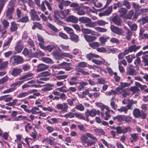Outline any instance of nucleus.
I'll use <instances>...</instances> for the list:
<instances>
[{
    "label": "nucleus",
    "instance_id": "f257e3e1",
    "mask_svg": "<svg viewBox=\"0 0 148 148\" xmlns=\"http://www.w3.org/2000/svg\"><path fill=\"white\" fill-rule=\"evenodd\" d=\"M133 114L134 117L136 118H140L143 119L146 118L147 114L144 111L140 110L137 108H135L133 111Z\"/></svg>",
    "mask_w": 148,
    "mask_h": 148
},
{
    "label": "nucleus",
    "instance_id": "f03ea898",
    "mask_svg": "<svg viewBox=\"0 0 148 148\" xmlns=\"http://www.w3.org/2000/svg\"><path fill=\"white\" fill-rule=\"evenodd\" d=\"M50 3L47 0H45L43 1L41 4V10L44 12L47 9L45 6V5H46L48 9L50 11H52V8L51 7L52 4Z\"/></svg>",
    "mask_w": 148,
    "mask_h": 148
},
{
    "label": "nucleus",
    "instance_id": "7ed1b4c3",
    "mask_svg": "<svg viewBox=\"0 0 148 148\" xmlns=\"http://www.w3.org/2000/svg\"><path fill=\"white\" fill-rule=\"evenodd\" d=\"M132 130V128L130 126L124 127L123 128L121 126H117L116 132L118 134H125L128 132L131 131Z\"/></svg>",
    "mask_w": 148,
    "mask_h": 148
},
{
    "label": "nucleus",
    "instance_id": "20e7f679",
    "mask_svg": "<svg viewBox=\"0 0 148 148\" xmlns=\"http://www.w3.org/2000/svg\"><path fill=\"white\" fill-rule=\"evenodd\" d=\"M110 29L112 32L120 36L123 35L124 33V32L122 29L113 25H111Z\"/></svg>",
    "mask_w": 148,
    "mask_h": 148
},
{
    "label": "nucleus",
    "instance_id": "39448f33",
    "mask_svg": "<svg viewBox=\"0 0 148 148\" xmlns=\"http://www.w3.org/2000/svg\"><path fill=\"white\" fill-rule=\"evenodd\" d=\"M85 115L86 117V121H89L88 117L90 116L92 117H94L96 115V110L94 109L91 110L90 111L87 110L85 112Z\"/></svg>",
    "mask_w": 148,
    "mask_h": 148
},
{
    "label": "nucleus",
    "instance_id": "423d86ee",
    "mask_svg": "<svg viewBox=\"0 0 148 148\" xmlns=\"http://www.w3.org/2000/svg\"><path fill=\"white\" fill-rule=\"evenodd\" d=\"M29 14L31 16V19L33 21H40V18L39 17L38 15L37 14V12L35 9H32L29 12Z\"/></svg>",
    "mask_w": 148,
    "mask_h": 148
},
{
    "label": "nucleus",
    "instance_id": "0eeeda50",
    "mask_svg": "<svg viewBox=\"0 0 148 148\" xmlns=\"http://www.w3.org/2000/svg\"><path fill=\"white\" fill-rule=\"evenodd\" d=\"M60 11L58 10H56L53 12L54 15L53 16V20L55 21V22H57L60 23H63V22L60 20V18L59 17H61L60 14Z\"/></svg>",
    "mask_w": 148,
    "mask_h": 148
},
{
    "label": "nucleus",
    "instance_id": "6e6552de",
    "mask_svg": "<svg viewBox=\"0 0 148 148\" xmlns=\"http://www.w3.org/2000/svg\"><path fill=\"white\" fill-rule=\"evenodd\" d=\"M112 21L117 26L121 25L122 21L119 16L117 15L114 16L112 18Z\"/></svg>",
    "mask_w": 148,
    "mask_h": 148
},
{
    "label": "nucleus",
    "instance_id": "1a4fd4ad",
    "mask_svg": "<svg viewBox=\"0 0 148 148\" xmlns=\"http://www.w3.org/2000/svg\"><path fill=\"white\" fill-rule=\"evenodd\" d=\"M68 106L66 103H64L63 105L62 104H57L55 108L58 110H62L64 112H67Z\"/></svg>",
    "mask_w": 148,
    "mask_h": 148
},
{
    "label": "nucleus",
    "instance_id": "9d476101",
    "mask_svg": "<svg viewBox=\"0 0 148 148\" xmlns=\"http://www.w3.org/2000/svg\"><path fill=\"white\" fill-rule=\"evenodd\" d=\"M138 73L135 69L130 67L126 69V74L127 75H135Z\"/></svg>",
    "mask_w": 148,
    "mask_h": 148
},
{
    "label": "nucleus",
    "instance_id": "9b49d317",
    "mask_svg": "<svg viewBox=\"0 0 148 148\" xmlns=\"http://www.w3.org/2000/svg\"><path fill=\"white\" fill-rule=\"evenodd\" d=\"M69 39L74 43H77L79 40V37L77 35L75 34V33H73L71 35H69Z\"/></svg>",
    "mask_w": 148,
    "mask_h": 148
},
{
    "label": "nucleus",
    "instance_id": "f8f14e48",
    "mask_svg": "<svg viewBox=\"0 0 148 148\" xmlns=\"http://www.w3.org/2000/svg\"><path fill=\"white\" fill-rule=\"evenodd\" d=\"M118 12L119 13V16L121 18H125L127 10L125 8H121L118 9Z\"/></svg>",
    "mask_w": 148,
    "mask_h": 148
},
{
    "label": "nucleus",
    "instance_id": "ddd939ff",
    "mask_svg": "<svg viewBox=\"0 0 148 148\" xmlns=\"http://www.w3.org/2000/svg\"><path fill=\"white\" fill-rule=\"evenodd\" d=\"M66 21L67 22L76 23L78 22V19L75 16L73 15H70L66 18Z\"/></svg>",
    "mask_w": 148,
    "mask_h": 148
},
{
    "label": "nucleus",
    "instance_id": "4468645a",
    "mask_svg": "<svg viewBox=\"0 0 148 148\" xmlns=\"http://www.w3.org/2000/svg\"><path fill=\"white\" fill-rule=\"evenodd\" d=\"M49 67L48 66L43 64H40L37 66L36 71L39 72L47 69Z\"/></svg>",
    "mask_w": 148,
    "mask_h": 148
},
{
    "label": "nucleus",
    "instance_id": "2eb2a0df",
    "mask_svg": "<svg viewBox=\"0 0 148 148\" xmlns=\"http://www.w3.org/2000/svg\"><path fill=\"white\" fill-rule=\"evenodd\" d=\"M84 37L85 40L88 42H91L95 41L96 39L95 36L84 34Z\"/></svg>",
    "mask_w": 148,
    "mask_h": 148
},
{
    "label": "nucleus",
    "instance_id": "dca6fc26",
    "mask_svg": "<svg viewBox=\"0 0 148 148\" xmlns=\"http://www.w3.org/2000/svg\"><path fill=\"white\" fill-rule=\"evenodd\" d=\"M10 63L12 65H14L15 63L18 64V56H14L12 57L10 60Z\"/></svg>",
    "mask_w": 148,
    "mask_h": 148
},
{
    "label": "nucleus",
    "instance_id": "f3484780",
    "mask_svg": "<svg viewBox=\"0 0 148 148\" xmlns=\"http://www.w3.org/2000/svg\"><path fill=\"white\" fill-rule=\"evenodd\" d=\"M125 116L124 115H119L116 116H113L112 119L115 122H121L124 121V117Z\"/></svg>",
    "mask_w": 148,
    "mask_h": 148
},
{
    "label": "nucleus",
    "instance_id": "a211bd4d",
    "mask_svg": "<svg viewBox=\"0 0 148 148\" xmlns=\"http://www.w3.org/2000/svg\"><path fill=\"white\" fill-rule=\"evenodd\" d=\"M14 11V8L13 7H10L8 8L6 12V16L9 19L12 18V14L13 13Z\"/></svg>",
    "mask_w": 148,
    "mask_h": 148
},
{
    "label": "nucleus",
    "instance_id": "6ab92c4d",
    "mask_svg": "<svg viewBox=\"0 0 148 148\" xmlns=\"http://www.w3.org/2000/svg\"><path fill=\"white\" fill-rule=\"evenodd\" d=\"M12 39V38L10 37L8 38V40L5 41L3 45V50H5L9 47Z\"/></svg>",
    "mask_w": 148,
    "mask_h": 148
},
{
    "label": "nucleus",
    "instance_id": "aec40b11",
    "mask_svg": "<svg viewBox=\"0 0 148 148\" xmlns=\"http://www.w3.org/2000/svg\"><path fill=\"white\" fill-rule=\"evenodd\" d=\"M141 47L140 46H136L135 45H132L128 47L129 50L130 52H136L137 50L140 49Z\"/></svg>",
    "mask_w": 148,
    "mask_h": 148
},
{
    "label": "nucleus",
    "instance_id": "412c9836",
    "mask_svg": "<svg viewBox=\"0 0 148 148\" xmlns=\"http://www.w3.org/2000/svg\"><path fill=\"white\" fill-rule=\"evenodd\" d=\"M55 140L56 139L53 137L50 136L49 138H47L45 141L50 145L52 146L54 144V142Z\"/></svg>",
    "mask_w": 148,
    "mask_h": 148
},
{
    "label": "nucleus",
    "instance_id": "4be33fe9",
    "mask_svg": "<svg viewBox=\"0 0 148 148\" xmlns=\"http://www.w3.org/2000/svg\"><path fill=\"white\" fill-rule=\"evenodd\" d=\"M79 21L82 23H86L91 21V19L86 17H82L79 19Z\"/></svg>",
    "mask_w": 148,
    "mask_h": 148
},
{
    "label": "nucleus",
    "instance_id": "5701e85b",
    "mask_svg": "<svg viewBox=\"0 0 148 148\" xmlns=\"http://www.w3.org/2000/svg\"><path fill=\"white\" fill-rule=\"evenodd\" d=\"M70 12V11L69 9H65L64 10H61L60 13L62 16L61 17V18H65L69 14Z\"/></svg>",
    "mask_w": 148,
    "mask_h": 148
},
{
    "label": "nucleus",
    "instance_id": "b1692460",
    "mask_svg": "<svg viewBox=\"0 0 148 148\" xmlns=\"http://www.w3.org/2000/svg\"><path fill=\"white\" fill-rule=\"evenodd\" d=\"M80 85L78 87V90L79 91L83 90L85 88L84 86L88 85V84L86 82H82L79 83Z\"/></svg>",
    "mask_w": 148,
    "mask_h": 148
},
{
    "label": "nucleus",
    "instance_id": "393cba45",
    "mask_svg": "<svg viewBox=\"0 0 148 148\" xmlns=\"http://www.w3.org/2000/svg\"><path fill=\"white\" fill-rule=\"evenodd\" d=\"M54 86V85L53 84H48L42 89V90L45 91L51 90L53 89V87Z\"/></svg>",
    "mask_w": 148,
    "mask_h": 148
},
{
    "label": "nucleus",
    "instance_id": "a878e982",
    "mask_svg": "<svg viewBox=\"0 0 148 148\" xmlns=\"http://www.w3.org/2000/svg\"><path fill=\"white\" fill-rule=\"evenodd\" d=\"M56 48H58L57 46L56 45H48L45 47V50L48 51L49 52H50L53 49H56Z\"/></svg>",
    "mask_w": 148,
    "mask_h": 148
},
{
    "label": "nucleus",
    "instance_id": "bb28decb",
    "mask_svg": "<svg viewBox=\"0 0 148 148\" xmlns=\"http://www.w3.org/2000/svg\"><path fill=\"white\" fill-rule=\"evenodd\" d=\"M76 10L77 11V13L79 15H84L85 14V12L84 10H83V8L80 6L77 9H76Z\"/></svg>",
    "mask_w": 148,
    "mask_h": 148
},
{
    "label": "nucleus",
    "instance_id": "cd10ccee",
    "mask_svg": "<svg viewBox=\"0 0 148 148\" xmlns=\"http://www.w3.org/2000/svg\"><path fill=\"white\" fill-rule=\"evenodd\" d=\"M77 78L76 77H72L69 81V84L71 86L76 85L77 83Z\"/></svg>",
    "mask_w": 148,
    "mask_h": 148
},
{
    "label": "nucleus",
    "instance_id": "c85d7f7f",
    "mask_svg": "<svg viewBox=\"0 0 148 148\" xmlns=\"http://www.w3.org/2000/svg\"><path fill=\"white\" fill-rule=\"evenodd\" d=\"M130 139H132L135 142L137 141L139 138V134L137 133H133L130 134Z\"/></svg>",
    "mask_w": 148,
    "mask_h": 148
},
{
    "label": "nucleus",
    "instance_id": "c756f323",
    "mask_svg": "<svg viewBox=\"0 0 148 148\" xmlns=\"http://www.w3.org/2000/svg\"><path fill=\"white\" fill-rule=\"evenodd\" d=\"M18 114V111H14L12 112L11 113V116L13 118V121H18V116L16 117Z\"/></svg>",
    "mask_w": 148,
    "mask_h": 148
},
{
    "label": "nucleus",
    "instance_id": "7c9ffc66",
    "mask_svg": "<svg viewBox=\"0 0 148 148\" xmlns=\"http://www.w3.org/2000/svg\"><path fill=\"white\" fill-rule=\"evenodd\" d=\"M88 139L87 136H86V134H85L82 135L80 138L82 142L84 144L86 143Z\"/></svg>",
    "mask_w": 148,
    "mask_h": 148
},
{
    "label": "nucleus",
    "instance_id": "2f4dec72",
    "mask_svg": "<svg viewBox=\"0 0 148 148\" xmlns=\"http://www.w3.org/2000/svg\"><path fill=\"white\" fill-rule=\"evenodd\" d=\"M134 14V11L132 10H130L128 14L125 16V18L126 19H131Z\"/></svg>",
    "mask_w": 148,
    "mask_h": 148
},
{
    "label": "nucleus",
    "instance_id": "473e14b6",
    "mask_svg": "<svg viewBox=\"0 0 148 148\" xmlns=\"http://www.w3.org/2000/svg\"><path fill=\"white\" fill-rule=\"evenodd\" d=\"M112 6H110L104 12V14L105 16H108L111 13L112 11Z\"/></svg>",
    "mask_w": 148,
    "mask_h": 148
},
{
    "label": "nucleus",
    "instance_id": "72a5a7b5",
    "mask_svg": "<svg viewBox=\"0 0 148 148\" xmlns=\"http://www.w3.org/2000/svg\"><path fill=\"white\" fill-rule=\"evenodd\" d=\"M64 29L66 32L67 33L69 34V35H71L73 33H74L73 29L69 27H64Z\"/></svg>",
    "mask_w": 148,
    "mask_h": 148
},
{
    "label": "nucleus",
    "instance_id": "f704fd0d",
    "mask_svg": "<svg viewBox=\"0 0 148 148\" xmlns=\"http://www.w3.org/2000/svg\"><path fill=\"white\" fill-rule=\"evenodd\" d=\"M33 75V74L32 73H28L26 74L25 75H24L23 76H22L21 77L19 78V80L27 79L28 78H29V77L32 76Z\"/></svg>",
    "mask_w": 148,
    "mask_h": 148
},
{
    "label": "nucleus",
    "instance_id": "c9c22d12",
    "mask_svg": "<svg viewBox=\"0 0 148 148\" xmlns=\"http://www.w3.org/2000/svg\"><path fill=\"white\" fill-rule=\"evenodd\" d=\"M75 115L76 118L79 119L84 120L86 121V117H85L81 113H75Z\"/></svg>",
    "mask_w": 148,
    "mask_h": 148
},
{
    "label": "nucleus",
    "instance_id": "e433bc0d",
    "mask_svg": "<svg viewBox=\"0 0 148 148\" xmlns=\"http://www.w3.org/2000/svg\"><path fill=\"white\" fill-rule=\"evenodd\" d=\"M110 38L109 37H106L104 38L103 37H100L99 38V41L101 43V45H103L105 44L106 42L107 41V40Z\"/></svg>",
    "mask_w": 148,
    "mask_h": 148
},
{
    "label": "nucleus",
    "instance_id": "4c0bfd02",
    "mask_svg": "<svg viewBox=\"0 0 148 148\" xmlns=\"http://www.w3.org/2000/svg\"><path fill=\"white\" fill-rule=\"evenodd\" d=\"M89 45L93 49H95L96 48L99 47L100 45V44L97 42H93L89 43Z\"/></svg>",
    "mask_w": 148,
    "mask_h": 148
},
{
    "label": "nucleus",
    "instance_id": "58836bf2",
    "mask_svg": "<svg viewBox=\"0 0 148 148\" xmlns=\"http://www.w3.org/2000/svg\"><path fill=\"white\" fill-rule=\"evenodd\" d=\"M8 63V61L4 62L0 64V70H3L7 66Z\"/></svg>",
    "mask_w": 148,
    "mask_h": 148
},
{
    "label": "nucleus",
    "instance_id": "ea45409f",
    "mask_svg": "<svg viewBox=\"0 0 148 148\" xmlns=\"http://www.w3.org/2000/svg\"><path fill=\"white\" fill-rule=\"evenodd\" d=\"M11 26L10 27L11 31L12 32H14L18 29L17 25L14 22H12L11 23Z\"/></svg>",
    "mask_w": 148,
    "mask_h": 148
},
{
    "label": "nucleus",
    "instance_id": "a19ab883",
    "mask_svg": "<svg viewBox=\"0 0 148 148\" xmlns=\"http://www.w3.org/2000/svg\"><path fill=\"white\" fill-rule=\"evenodd\" d=\"M43 61L45 63L49 64H52L53 63V60L49 58L44 57L42 58Z\"/></svg>",
    "mask_w": 148,
    "mask_h": 148
},
{
    "label": "nucleus",
    "instance_id": "79ce46f5",
    "mask_svg": "<svg viewBox=\"0 0 148 148\" xmlns=\"http://www.w3.org/2000/svg\"><path fill=\"white\" fill-rule=\"evenodd\" d=\"M134 58L135 56L134 55H129L125 57V58L129 63H131L132 62V60Z\"/></svg>",
    "mask_w": 148,
    "mask_h": 148
},
{
    "label": "nucleus",
    "instance_id": "37998d69",
    "mask_svg": "<svg viewBox=\"0 0 148 148\" xmlns=\"http://www.w3.org/2000/svg\"><path fill=\"white\" fill-rule=\"evenodd\" d=\"M51 75V73L50 72V70H49L48 71H46L43 72L41 73L40 75L41 76L46 77L50 76Z\"/></svg>",
    "mask_w": 148,
    "mask_h": 148
},
{
    "label": "nucleus",
    "instance_id": "c03bdc74",
    "mask_svg": "<svg viewBox=\"0 0 148 148\" xmlns=\"http://www.w3.org/2000/svg\"><path fill=\"white\" fill-rule=\"evenodd\" d=\"M122 6H125L127 9H130L131 8L130 3L126 0H125L123 3L122 2Z\"/></svg>",
    "mask_w": 148,
    "mask_h": 148
},
{
    "label": "nucleus",
    "instance_id": "a18cd8bd",
    "mask_svg": "<svg viewBox=\"0 0 148 148\" xmlns=\"http://www.w3.org/2000/svg\"><path fill=\"white\" fill-rule=\"evenodd\" d=\"M95 23L99 26L104 25L108 23L106 22L105 21L102 20H99L95 21Z\"/></svg>",
    "mask_w": 148,
    "mask_h": 148
},
{
    "label": "nucleus",
    "instance_id": "49530a36",
    "mask_svg": "<svg viewBox=\"0 0 148 148\" xmlns=\"http://www.w3.org/2000/svg\"><path fill=\"white\" fill-rule=\"evenodd\" d=\"M47 26L51 29L54 31L56 32H58V29L53 25L50 23H48L47 25Z\"/></svg>",
    "mask_w": 148,
    "mask_h": 148
},
{
    "label": "nucleus",
    "instance_id": "de8ad7c7",
    "mask_svg": "<svg viewBox=\"0 0 148 148\" xmlns=\"http://www.w3.org/2000/svg\"><path fill=\"white\" fill-rule=\"evenodd\" d=\"M95 29L98 32H105L107 31V29L105 28H102L100 27H95Z\"/></svg>",
    "mask_w": 148,
    "mask_h": 148
},
{
    "label": "nucleus",
    "instance_id": "09e8293b",
    "mask_svg": "<svg viewBox=\"0 0 148 148\" xmlns=\"http://www.w3.org/2000/svg\"><path fill=\"white\" fill-rule=\"evenodd\" d=\"M59 36L63 39L67 40L68 39V37L67 35L63 33L62 32L59 33Z\"/></svg>",
    "mask_w": 148,
    "mask_h": 148
},
{
    "label": "nucleus",
    "instance_id": "8fccbe9b",
    "mask_svg": "<svg viewBox=\"0 0 148 148\" xmlns=\"http://www.w3.org/2000/svg\"><path fill=\"white\" fill-rule=\"evenodd\" d=\"M81 30L82 32L84 34H88L92 33V31L88 29L82 28Z\"/></svg>",
    "mask_w": 148,
    "mask_h": 148
},
{
    "label": "nucleus",
    "instance_id": "3c124183",
    "mask_svg": "<svg viewBox=\"0 0 148 148\" xmlns=\"http://www.w3.org/2000/svg\"><path fill=\"white\" fill-rule=\"evenodd\" d=\"M3 26V28L4 29H7V27L9 25V23L6 20L3 19L1 22Z\"/></svg>",
    "mask_w": 148,
    "mask_h": 148
},
{
    "label": "nucleus",
    "instance_id": "603ef678",
    "mask_svg": "<svg viewBox=\"0 0 148 148\" xmlns=\"http://www.w3.org/2000/svg\"><path fill=\"white\" fill-rule=\"evenodd\" d=\"M75 108L77 110L81 111H83L84 110V107L82 104L76 105Z\"/></svg>",
    "mask_w": 148,
    "mask_h": 148
},
{
    "label": "nucleus",
    "instance_id": "864d4df0",
    "mask_svg": "<svg viewBox=\"0 0 148 148\" xmlns=\"http://www.w3.org/2000/svg\"><path fill=\"white\" fill-rule=\"evenodd\" d=\"M64 88H66L65 86H63L61 87L58 88L56 89V90L63 92H67L69 91L68 90H66L64 89Z\"/></svg>",
    "mask_w": 148,
    "mask_h": 148
},
{
    "label": "nucleus",
    "instance_id": "5fc2aeb1",
    "mask_svg": "<svg viewBox=\"0 0 148 148\" xmlns=\"http://www.w3.org/2000/svg\"><path fill=\"white\" fill-rule=\"evenodd\" d=\"M75 114H74L72 112H69L68 113L62 116L67 118L69 117L70 118H73L74 117Z\"/></svg>",
    "mask_w": 148,
    "mask_h": 148
},
{
    "label": "nucleus",
    "instance_id": "6e6d98bb",
    "mask_svg": "<svg viewBox=\"0 0 148 148\" xmlns=\"http://www.w3.org/2000/svg\"><path fill=\"white\" fill-rule=\"evenodd\" d=\"M130 90L135 93L139 90L138 88L136 86H132L130 88Z\"/></svg>",
    "mask_w": 148,
    "mask_h": 148
},
{
    "label": "nucleus",
    "instance_id": "4d7b16f0",
    "mask_svg": "<svg viewBox=\"0 0 148 148\" xmlns=\"http://www.w3.org/2000/svg\"><path fill=\"white\" fill-rule=\"evenodd\" d=\"M113 9L116 10L118 8L122 7V2L118 1L117 3L113 4Z\"/></svg>",
    "mask_w": 148,
    "mask_h": 148
},
{
    "label": "nucleus",
    "instance_id": "13d9d810",
    "mask_svg": "<svg viewBox=\"0 0 148 148\" xmlns=\"http://www.w3.org/2000/svg\"><path fill=\"white\" fill-rule=\"evenodd\" d=\"M9 79L8 77L6 75L2 79H0V84H2L7 81Z\"/></svg>",
    "mask_w": 148,
    "mask_h": 148
},
{
    "label": "nucleus",
    "instance_id": "bf43d9fd",
    "mask_svg": "<svg viewBox=\"0 0 148 148\" xmlns=\"http://www.w3.org/2000/svg\"><path fill=\"white\" fill-rule=\"evenodd\" d=\"M117 110L120 112H124L126 114L127 113L128 109L126 107H123L120 108L118 109Z\"/></svg>",
    "mask_w": 148,
    "mask_h": 148
},
{
    "label": "nucleus",
    "instance_id": "052dcab7",
    "mask_svg": "<svg viewBox=\"0 0 148 148\" xmlns=\"http://www.w3.org/2000/svg\"><path fill=\"white\" fill-rule=\"evenodd\" d=\"M45 128L49 133H51L54 130L53 127L48 125H46Z\"/></svg>",
    "mask_w": 148,
    "mask_h": 148
},
{
    "label": "nucleus",
    "instance_id": "680f3d73",
    "mask_svg": "<svg viewBox=\"0 0 148 148\" xmlns=\"http://www.w3.org/2000/svg\"><path fill=\"white\" fill-rule=\"evenodd\" d=\"M29 21L28 17L27 16L23 17L21 19L19 20V22L26 23Z\"/></svg>",
    "mask_w": 148,
    "mask_h": 148
},
{
    "label": "nucleus",
    "instance_id": "e2e57ef3",
    "mask_svg": "<svg viewBox=\"0 0 148 148\" xmlns=\"http://www.w3.org/2000/svg\"><path fill=\"white\" fill-rule=\"evenodd\" d=\"M38 53L37 52L33 53L30 52L29 55V57L30 58H38Z\"/></svg>",
    "mask_w": 148,
    "mask_h": 148
},
{
    "label": "nucleus",
    "instance_id": "0e129e2a",
    "mask_svg": "<svg viewBox=\"0 0 148 148\" xmlns=\"http://www.w3.org/2000/svg\"><path fill=\"white\" fill-rule=\"evenodd\" d=\"M120 84L121 86L123 89L125 87L129 86L131 85V84H130V83L126 82H121Z\"/></svg>",
    "mask_w": 148,
    "mask_h": 148
},
{
    "label": "nucleus",
    "instance_id": "69168bd1",
    "mask_svg": "<svg viewBox=\"0 0 148 148\" xmlns=\"http://www.w3.org/2000/svg\"><path fill=\"white\" fill-rule=\"evenodd\" d=\"M132 120V118L129 116H125L124 117V121L126 123H128L131 121Z\"/></svg>",
    "mask_w": 148,
    "mask_h": 148
},
{
    "label": "nucleus",
    "instance_id": "338daca9",
    "mask_svg": "<svg viewBox=\"0 0 148 148\" xmlns=\"http://www.w3.org/2000/svg\"><path fill=\"white\" fill-rule=\"evenodd\" d=\"M110 110H109L108 111H106L105 113L106 116L104 118V119L105 120H108L111 117V115L110 114Z\"/></svg>",
    "mask_w": 148,
    "mask_h": 148
},
{
    "label": "nucleus",
    "instance_id": "774afa93",
    "mask_svg": "<svg viewBox=\"0 0 148 148\" xmlns=\"http://www.w3.org/2000/svg\"><path fill=\"white\" fill-rule=\"evenodd\" d=\"M142 62L144 63L145 65L148 66V59L143 56H142Z\"/></svg>",
    "mask_w": 148,
    "mask_h": 148
}]
</instances>
